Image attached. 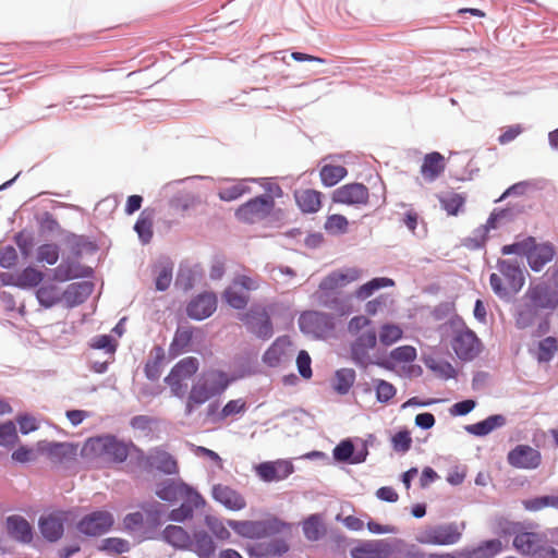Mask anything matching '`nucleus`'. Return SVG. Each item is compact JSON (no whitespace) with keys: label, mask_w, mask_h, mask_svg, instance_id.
<instances>
[{"label":"nucleus","mask_w":558,"mask_h":558,"mask_svg":"<svg viewBox=\"0 0 558 558\" xmlns=\"http://www.w3.org/2000/svg\"><path fill=\"white\" fill-rule=\"evenodd\" d=\"M163 539L173 547L185 549L191 545L189 533L179 525H168L162 532Z\"/></svg>","instance_id":"f704fd0d"},{"label":"nucleus","mask_w":558,"mask_h":558,"mask_svg":"<svg viewBox=\"0 0 558 558\" xmlns=\"http://www.w3.org/2000/svg\"><path fill=\"white\" fill-rule=\"evenodd\" d=\"M63 522L64 518L61 513L41 518L39 521V527L43 536L50 542L58 541L64 531Z\"/></svg>","instance_id":"cd10ccee"},{"label":"nucleus","mask_w":558,"mask_h":558,"mask_svg":"<svg viewBox=\"0 0 558 558\" xmlns=\"http://www.w3.org/2000/svg\"><path fill=\"white\" fill-rule=\"evenodd\" d=\"M8 530L11 535L20 542L28 543L32 541V527L27 520L19 515L9 517L7 520Z\"/></svg>","instance_id":"72a5a7b5"},{"label":"nucleus","mask_w":558,"mask_h":558,"mask_svg":"<svg viewBox=\"0 0 558 558\" xmlns=\"http://www.w3.org/2000/svg\"><path fill=\"white\" fill-rule=\"evenodd\" d=\"M112 513L106 510L94 511L85 515L77 524L81 533L89 536H99L107 533L113 525Z\"/></svg>","instance_id":"4468645a"},{"label":"nucleus","mask_w":558,"mask_h":558,"mask_svg":"<svg viewBox=\"0 0 558 558\" xmlns=\"http://www.w3.org/2000/svg\"><path fill=\"white\" fill-rule=\"evenodd\" d=\"M149 463L166 474H177L179 471L177 460L167 451L154 450L148 457Z\"/></svg>","instance_id":"7c9ffc66"},{"label":"nucleus","mask_w":558,"mask_h":558,"mask_svg":"<svg viewBox=\"0 0 558 558\" xmlns=\"http://www.w3.org/2000/svg\"><path fill=\"white\" fill-rule=\"evenodd\" d=\"M452 349L459 359L470 361L480 353L481 342L472 330L465 329L456 333Z\"/></svg>","instance_id":"f3484780"},{"label":"nucleus","mask_w":558,"mask_h":558,"mask_svg":"<svg viewBox=\"0 0 558 558\" xmlns=\"http://www.w3.org/2000/svg\"><path fill=\"white\" fill-rule=\"evenodd\" d=\"M502 533L514 535L513 547L522 555H537L545 542L541 534L524 531L520 523H508Z\"/></svg>","instance_id":"6e6552de"},{"label":"nucleus","mask_w":558,"mask_h":558,"mask_svg":"<svg viewBox=\"0 0 558 558\" xmlns=\"http://www.w3.org/2000/svg\"><path fill=\"white\" fill-rule=\"evenodd\" d=\"M325 230L329 234L339 235L348 232L349 221L345 216L333 214L327 216L324 225Z\"/></svg>","instance_id":"49530a36"},{"label":"nucleus","mask_w":558,"mask_h":558,"mask_svg":"<svg viewBox=\"0 0 558 558\" xmlns=\"http://www.w3.org/2000/svg\"><path fill=\"white\" fill-rule=\"evenodd\" d=\"M524 131L521 124H512L502 129L501 134L498 136V143L500 145H507L514 141Z\"/></svg>","instance_id":"338daca9"},{"label":"nucleus","mask_w":558,"mask_h":558,"mask_svg":"<svg viewBox=\"0 0 558 558\" xmlns=\"http://www.w3.org/2000/svg\"><path fill=\"white\" fill-rule=\"evenodd\" d=\"M403 336V329L392 323L383 324L379 328L378 339L385 347H390L398 342Z\"/></svg>","instance_id":"37998d69"},{"label":"nucleus","mask_w":558,"mask_h":558,"mask_svg":"<svg viewBox=\"0 0 558 558\" xmlns=\"http://www.w3.org/2000/svg\"><path fill=\"white\" fill-rule=\"evenodd\" d=\"M506 418L502 415H490L484 421H481L475 424L468 425L465 429L475 436H485L496 429L497 427H500L505 425Z\"/></svg>","instance_id":"e433bc0d"},{"label":"nucleus","mask_w":558,"mask_h":558,"mask_svg":"<svg viewBox=\"0 0 558 558\" xmlns=\"http://www.w3.org/2000/svg\"><path fill=\"white\" fill-rule=\"evenodd\" d=\"M275 208V199L271 195L264 194L248 199L240 205L234 216L242 223L253 225L269 217Z\"/></svg>","instance_id":"423d86ee"},{"label":"nucleus","mask_w":558,"mask_h":558,"mask_svg":"<svg viewBox=\"0 0 558 558\" xmlns=\"http://www.w3.org/2000/svg\"><path fill=\"white\" fill-rule=\"evenodd\" d=\"M391 445L397 452H407L412 446V438L410 432L407 429L399 430L391 438Z\"/></svg>","instance_id":"052dcab7"},{"label":"nucleus","mask_w":558,"mask_h":558,"mask_svg":"<svg viewBox=\"0 0 558 558\" xmlns=\"http://www.w3.org/2000/svg\"><path fill=\"white\" fill-rule=\"evenodd\" d=\"M190 547L201 558H208L215 553V544L206 532L195 533L194 541L191 539Z\"/></svg>","instance_id":"79ce46f5"},{"label":"nucleus","mask_w":558,"mask_h":558,"mask_svg":"<svg viewBox=\"0 0 558 558\" xmlns=\"http://www.w3.org/2000/svg\"><path fill=\"white\" fill-rule=\"evenodd\" d=\"M62 290L54 283H45L36 291V298L41 306L50 308L62 301Z\"/></svg>","instance_id":"473e14b6"},{"label":"nucleus","mask_w":558,"mask_h":558,"mask_svg":"<svg viewBox=\"0 0 558 558\" xmlns=\"http://www.w3.org/2000/svg\"><path fill=\"white\" fill-rule=\"evenodd\" d=\"M558 351V341L555 337H547L539 341L536 359L539 363L549 362Z\"/></svg>","instance_id":"de8ad7c7"},{"label":"nucleus","mask_w":558,"mask_h":558,"mask_svg":"<svg viewBox=\"0 0 558 558\" xmlns=\"http://www.w3.org/2000/svg\"><path fill=\"white\" fill-rule=\"evenodd\" d=\"M93 287L88 282H74L62 292V301L66 307H74L85 302L90 295Z\"/></svg>","instance_id":"393cba45"},{"label":"nucleus","mask_w":558,"mask_h":558,"mask_svg":"<svg viewBox=\"0 0 558 558\" xmlns=\"http://www.w3.org/2000/svg\"><path fill=\"white\" fill-rule=\"evenodd\" d=\"M163 352L160 348H157V353L154 359L149 360L145 365V374L147 378L156 380L161 375V364L163 361Z\"/></svg>","instance_id":"bf43d9fd"},{"label":"nucleus","mask_w":558,"mask_h":558,"mask_svg":"<svg viewBox=\"0 0 558 558\" xmlns=\"http://www.w3.org/2000/svg\"><path fill=\"white\" fill-rule=\"evenodd\" d=\"M206 524L211 533L219 539H228L230 537L229 530L225 524L217 518L207 517Z\"/></svg>","instance_id":"774afa93"},{"label":"nucleus","mask_w":558,"mask_h":558,"mask_svg":"<svg viewBox=\"0 0 558 558\" xmlns=\"http://www.w3.org/2000/svg\"><path fill=\"white\" fill-rule=\"evenodd\" d=\"M246 410V402L243 399L230 400L226 403L219 413V420H226L229 416L236 415Z\"/></svg>","instance_id":"0e129e2a"},{"label":"nucleus","mask_w":558,"mask_h":558,"mask_svg":"<svg viewBox=\"0 0 558 558\" xmlns=\"http://www.w3.org/2000/svg\"><path fill=\"white\" fill-rule=\"evenodd\" d=\"M363 270L357 267H345L337 269L326 276L319 283V290L325 293L338 291L352 282L360 280Z\"/></svg>","instance_id":"2eb2a0df"},{"label":"nucleus","mask_w":558,"mask_h":558,"mask_svg":"<svg viewBox=\"0 0 558 558\" xmlns=\"http://www.w3.org/2000/svg\"><path fill=\"white\" fill-rule=\"evenodd\" d=\"M460 538L461 532L454 524H445L425 530L420 535L418 542L430 545H452Z\"/></svg>","instance_id":"dca6fc26"},{"label":"nucleus","mask_w":558,"mask_h":558,"mask_svg":"<svg viewBox=\"0 0 558 558\" xmlns=\"http://www.w3.org/2000/svg\"><path fill=\"white\" fill-rule=\"evenodd\" d=\"M299 327L302 332L314 338H326L335 329L333 317L329 314L307 311L301 314Z\"/></svg>","instance_id":"9b49d317"},{"label":"nucleus","mask_w":558,"mask_h":558,"mask_svg":"<svg viewBox=\"0 0 558 558\" xmlns=\"http://www.w3.org/2000/svg\"><path fill=\"white\" fill-rule=\"evenodd\" d=\"M534 241H535V239L533 236H527L522 241L515 242L513 244L505 245L501 248V253L504 255L515 254V255L526 256V258H527L530 251L533 247Z\"/></svg>","instance_id":"5fc2aeb1"},{"label":"nucleus","mask_w":558,"mask_h":558,"mask_svg":"<svg viewBox=\"0 0 558 558\" xmlns=\"http://www.w3.org/2000/svg\"><path fill=\"white\" fill-rule=\"evenodd\" d=\"M184 485L183 482L166 481L158 485L156 495L165 501L177 502L182 496Z\"/></svg>","instance_id":"ea45409f"},{"label":"nucleus","mask_w":558,"mask_h":558,"mask_svg":"<svg viewBox=\"0 0 558 558\" xmlns=\"http://www.w3.org/2000/svg\"><path fill=\"white\" fill-rule=\"evenodd\" d=\"M348 331L354 337L350 349L351 359L356 365L366 368L373 363L369 351L377 344V333L372 320L363 315L354 316L348 323Z\"/></svg>","instance_id":"f257e3e1"},{"label":"nucleus","mask_w":558,"mask_h":558,"mask_svg":"<svg viewBox=\"0 0 558 558\" xmlns=\"http://www.w3.org/2000/svg\"><path fill=\"white\" fill-rule=\"evenodd\" d=\"M213 497L216 501L230 510H241L246 506L245 499L234 489L226 485H215Z\"/></svg>","instance_id":"b1692460"},{"label":"nucleus","mask_w":558,"mask_h":558,"mask_svg":"<svg viewBox=\"0 0 558 558\" xmlns=\"http://www.w3.org/2000/svg\"><path fill=\"white\" fill-rule=\"evenodd\" d=\"M508 463L517 469H536L542 462L541 452L529 445H518L507 457Z\"/></svg>","instance_id":"6ab92c4d"},{"label":"nucleus","mask_w":558,"mask_h":558,"mask_svg":"<svg viewBox=\"0 0 558 558\" xmlns=\"http://www.w3.org/2000/svg\"><path fill=\"white\" fill-rule=\"evenodd\" d=\"M38 449L45 453L52 463H66L76 460L78 446L71 442L41 441Z\"/></svg>","instance_id":"a211bd4d"},{"label":"nucleus","mask_w":558,"mask_h":558,"mask_svg":"<svg viewBox=\"0 0 558 558\" xmlns=\"http://www.w3.org/2000/svg\"><path fill=\"white\" fill-rule=\"evenodd\" d=\"M59 246L54 243H46L37 248L36 259L38 263L54 265L59 259Z\"/></svg>","instance_id":"3c124183"},{"label":"nucleus","mask_w":558,"mask_h":558,"mask_svg":"<svg viewBox=\"0 0 558 558\" xmlns=\"http://www.w3.org/2000/svg\"><path fill=\"white\" fill-rule=\"evenodd\" d=\"M291 341L289 337L277 338L263 355V361L270 367H276L289 357Z\"/></svg>","instance_id":"5701e85b"},{"label":"nucleus","mask_w":558,"mask_h":558,"mask_svg":"<svg viewBox=\"0 0 558 558\" xmlns=\"http://www.w3.org/2000/svg\"><path fill=\"white\" fill-rule=\"evenodd\" d=\"M295 202L302 213L314 214L322 207L323 194L313 189H305L294 193Z\"/></svg>","instance_id":"bb28decb"},{"label":"nucleus","mask_w":558,"mask_h":558,"mask_svg":"<svg viewBox=\"0 0 558 558\" xmlns=\"http://www.w3.org/2000/svg\"><path fill=\"white\" fill-rule=\"evenodd\" d=\"M182 496H180L179 501H181L182 506H187L194 512L195 509H198L204 506L205 500L203 497L191 486L187 484L184 485L182 490Z\"/></svg>","instance_id":"864d4df0"},{"label":"nucleus","mask_w":558,"mask_h":558,"mask_svg":"<svg viewBox=\"0 0 558 558\" xmlns=\"http://www.w3.org/2000/svg\"><path fill=\"white\" fill-rule=\"evenodd\" d=\"M239 318L257 338L268 340L272 337L274 326L266 307L253 305L247 312L240 314Z\"/></svg>","instance_id":"0eeeda50"},{"label":"nucleus","mask_w":558,"mask_h":558,"mask_svg":"<svg viewBox=\"0 0 558 558\" xmlns=\"http://www.w3.org/2000/svg\"><path fill=\"white\" fill-rule=\"evenodd\" d=\"M43 279L44 274L40 270L28 266L17 274L11 283L19 288L26 289L38 286Z\"/></svg>","instance_id":"58836bf2"},{"label":"nucleus","mask_w":558,"mask_h":558,"mask_svg":"<svg viewBox=\"0 0 558 558\" xmlns=\"http://www.w3.org/2000/svg\"><path fill=\"white\" fill-rule=\"evenodd\" d=\"M199 367L198 360L193 356H187L180 360L170 371L165 381L171 389L175 397H183L186 388L185 381L189 380Z\"/></svg>","instance_id":"9d476101"},{"label":"nucleus","mask_w":558,"mask_h":558,"mask_svg":"<svg viewBox=\"0 0 558 558\" xmlns=\"http://www.w3.org/2000/svg\"><path fill=\"white\" fill-rule=\"evenodd\" d=\"M502 550V544L499 539H489L482 543L473 550L476 558H493Z\"/></svg>","instance_id":"6e6d98bb"},{"label":"nucleus","mask_w":558,"mask_h":558,"mask_svg":"<svg viewBox=\"0 0 558 558\" xmlns=\"http://www.w3.org/2000/svg\"><path fill=\"white\" fill-rule=\"evenodd\" d=\"M133 447L132 442H125L112 435H104L88 438L81 449V456L88 460L122 463Z\"/></svg>","instance_id":"f03ea898"},{"label":"nucleus","mask_w":558,"mask_h":558,"mask_svg":"<svg viewBox=\"0 0 558 558\" xmlns=\"http://www.w3.org/2000/svg\"><path fill=\"white\" fill-rule=\"evenodd\" d=\"M331 202L354 208L364 207L369 203V190L363 183H347L333 190Z\"/></svg>","instance_id":"f8f14e48"},{"label":"nucleus","mask_w":558,"mask_h":558,"mask_svg":"<svg viewBox=\"0 0 558 558\" xmlns=\"http://www.w3.org/2000/svg\"><path fill=\"white\" fill-rule=\"evenodd\" d=\"M525 298L535 310L554 311L558 306V289L546 282L531 284Z\"/></svg>","instance_id":"ddd939ff"},{"label":"nucleus","mask_w":558,"mask_h":558,"mask_svg":"<svg viewBox=\"0 0 558 558\" xmlns=\"http://www.w3.org/2000/svg\"><path fill=\"white\" fill-rule=\"evenodd\" d=\"M86 276V269L78 263L65 259L53 269L52 279L59 282Z\"/></svg>","instance_id":"c756f323"},{"label":"nucleus","mask_w":558,"mask_h":558,"mask_svg":"<svg viewBox=\"0 0 558 558\" xmlns=\"http://www.w3.org/2000/svg\"><path fill=\"white\" fill-rule=\"evenodd\" d=\"M393 286H395V281L390 278H386V277L374 278V279L367 281L366 283L362 284L361 287H359L355 290L354 294H355V298L359 300H366L367 298L373 295V293L375 291L383 289V288L393 287Z\"/></svg>","instance_id":"a19ab883"},{"label":"nucleus","mask_w":558,"mask_h":558,"mask_svg":"<svg viewBox=\"0 0 558 558\" xmlns=\"http://www.w3.org/2000/svg\"><path fill=\"white\" fill-rule=\"evenodd\" d=\"M392 549L386 541H368L351 550L352 558H391Z\"/></svg>","instance_id":"4be33fe9"},{"label":"nucleus","mask_w":558,"mask_h":558,"mask_svg":"<svg viewBox=\"0 0 558 558\" xmlns=\"http://www.w3.org/2000/svg\"><path fill=\"white\" fill-rule=\"evenodd\" d=\"M355 381V372L352 368H341L336 372L333 388L337 392L345 395Z\"/></svg>","instance_id":"c03bdc74"},{"label":"nucleus","mask_w":558,"mask_h":558,"mask_svg":"<svg viewBox=\"0 0 558 558\" xmlns=\"http://www.w3.org/2000/svg\"><path fill=\"white\" fill-rule=\"evenodd\" d=\"M17 439L16 428L12 422L0 425V446L12 447Z\"/></svg>","instance_id":"680f3d73"},{"label":"nucleus","mask_w":558,"mask_h":558,"mask_svg":"<svg viewBox=\"0 0 558 558\" xmlns=\"http://www.w3.org/2000/svg\"><path fill=\"white\" fill-rule=\"evenodd\" d=\"M293 472L289 461L277 460L263 462L256 466V474L265 482H277L287 478Z\"/></svg>","instance_id":"aec40b11"},{"label":"nucleus","mask_w":558,"mask_h":558,"mask_svg":"<svg viewBox=\"0 0 558 558\" xmlns=\"http://www.w3.org/2000/svg\"><path fill=\"white\" fill-rule=\"evenodd\" d=\"M303 532L307 539L317 541L324 533L319 515L312 514L303 523Z\"/></svg>","instance_id":"603ef678"},{"label":"nucleus","mask_w":558,"mask_h":558,"mask_svg":"<svg viewBox=\"0 0 558 558\" xmlns=\"http://www.w3.org/2000/svg\"><path fill=\"white\" fill-rule=\"evenodd\" d=\"M258 288L259 281L257 278L238 275L232 280V283L225 290L223 299L231 307L243 310L250 301V296L243 291L250 292Z\"/></svg>","instance_id":"1a4fd4ad"},{"label":"nucleus","mask_w":558,"mask_h":558,"mask_svg":"<svg viewBox=\"0 0 558 558\" xmlns=\"http://www.w3.org/2000/svg\"><path fill=\"white\" fill-rule=\"evenodd\" d=\"M101 548L108 553L123 554L130 550V543L120 537H109L104 541Z\"/></svg>","instance_id":"e2e57ef3"},{"label":"nucleus","mask_w":558,"mask_h":558,"mask_svg":"<svg viewBox=\"0 0 558 558\" xmlns=\"http://www.w3.org/2000/svg\"><path fill=\"white\" fill-rule=\"evenodd\" d=\"M374 384L376 398L379 402L387 403L396 396L397 390L392 384L384 379H376L374 380Z\"/></svg>","instance_id":"13d9d810"},{"label":"nucleus","mask_w":558,"mask_h":558,"mask_svg":"<svg viewBox=\"0 0 558 558\" xmlns=\"http://www.w3.org/2000/svg\"><path fill=\"white\" fill-rule=\"evenodd\" d=\"M441 207L448 213V215L457 216L460 209L464 206L465 196L450 192L439 198Z\"/></svg>","instance_id":"a18cd8bd"},{"label":"nucleus","mask_w":558,"mask_h":558,"mask_svg":"<svg viewBox=\"0 0 558 558\" xmlns=\"http://www.w3.org/2000/svg\"><path fill=\"white\" fill-rule=\"evenodd\" d=\"M251 192V189L246 186L242 182H238L230 186H221L218 190V197L220 201L223 202H232L240 197H242L245 194H248Z\"/></svg>","instance_id":"09e8293b"},{"label":"nucleus","mask_w":558,"mask_h":558,"mask_svg":"<svg viewBox=\"0 0 558 558\" xmlns=\"http://www.w3.org/2000/svg\"><path fill=\"white\" fill-rule=\"evenodd\" d=\"M217 307V298L214 293H202L193 299L187 307V315L196 320H202L209 317Z\"/></svg>","instance_id":"412c9836"},{"label":"nucleus","mask_w":558,"mask_h":558,"mask_svg":"<svg viewBox=\"0 0 558 558\" xmlns=\"http://www.w3.org/2000/svg\"><path fill=\"white\" fill-rule=\"evenodd\" d=\"M446 168L445 158L438 151H433L425 155L421 166V173L423 178L428 181H435Z\"/></svg>","instance_id":"a878e982"},{"label":"nucleus","mask_w":558,"mask_h":558,"mask_svg":"<svg viewBox=\"0 0 558 558\" xmlns=\"http://www.w3.org/2000/svg\"><path fill=\"white\" fill-rule=\"evenodd\" d=\"M228 526L238 535L252 539L271 537L288 527L284 522L276 517H269L264 520H228Z\"/></svg>","instance_id":"20e7f679"},{"label":"nucleus","mask_w":558,"mask_h":558,"mask_svg":"<svg viewBox=\"0 0 558 558\" xmlns=\"http://www.w3.org/2000/svg\"><path fill=\"white\" fill-rule=\"evenodd\" d=\"M554 247L549 244H536L533 243V247L530 251L527 262L530 267L534 271H539L547 263L554 257Z\"/></svg>","instance_id":"c85d7f7f"},{"label":"nucleus","mask_w":558,"mask_h":558,"mask_svg":"<svg viewBox=\"0 0 558 558\" xmlns=\"http://www.w3.org/2000/svg\"><path fill=\"white\" fill-rule=\"evenodd\" d=\"M348 175V170L341 165L327 163L319 170V178L324 186L331 187Z\"/></svg>","instance_id":"c9c22d12"},{"label":"nucleus","mask_w":558,"mask_h":558,"mask_svg":"<svg viewBox=\"0 0 558 558\" xmlns=\"http://www.w3.org/2000/svg\"><path fill=\"white\" fill-rule=\"evenodd\" d=\"M416 349L412 345H401L389 353V360L393 363H410L416 359Z\"/></svg>","instance_id":"4d7b16f0"},{"label":"nucleus","mask_w":558,"mask_h":558,"mask_svg":"<svg viewBox=\"0 0 558 558\" xmlns=\"http://www.w3.org/2000/svg\"><path fill=\"white\" fill-rule=\"evenodd\" d=\"M354 452V446L351 440H342L339 445H337L333 449V458L337 461L345 462L348 461Z\"/></svg>","instance_id":"69168bd1"},{"label":"nucleus","mask_w":558,"mask_h":558,"mask_svg":"<svg viewBox=\"0 0 558 558\" xmlns=\"http://www.w3.org/2000/svg\"><path fill=\"white\" fill-rule=\"evenodd\" d=\"M134 229L143 243H148L150 241L153 236V217L147 213V210L142 211Z\"/></svg>","instance_id":"8fccbe9b"},{"label":"nucleus","mask_w":558,"mask_h":558,"mask_svg":"<svg viewBox=\"0 0 558 558\" xmlns=\"http://www.w3.org/2000/svg\"><path fill=\"white\" fill-rule=\"evenodd\" d=\"M230 385V379L223 372L211 371L204 374L190 391L185 413L192 414L195 405H201L216 395L223 392Z\"/></svg>","instance_id":"7ed1b4c3"},{"label":"nucleus","mask_w":558,"mask_h":558,"mask_svg":"<svg viewBox=\"0 0 558 558\" xmlns=\"http://www.w3.org/2000/svg\"><path fill=\"white\" fill-rule=\"evenodd\" d=\"M497 268L505 278L506 284L502 283V278L499 275L492 274L489 283L495 294L505 298L509 293H517L522 289L525 279L522 269L515 262L498 260Z\"/></svg>","instance_id":"39448f33"},{"label":"nucleus","mask_w":558,"mask_h":558,"mask_svg":"<svg viewBox=\"0 0 558 558\" xmlns=\"http://www.w3.org/2000/svg\"><path fill=\"white\" fill-rule=\"evenodd\" d=\"M193 339V328L190 326L179 327L174 333L173 340L170 344V352L173 355L186 352Z\"/></svg>","instance_id":"4c0bfd02"},{"label":"nucleus","mask_w":558,"mask_h":558,"mask_svg":"<svg viewBox=\"0 0 558 558\" xmlns=\"http://www.w3.org/2000/svg\"><path fill=\"white\" fill-rule=\"evenodd\" d=\"M288 545L282 539H272L253 545L250 548L251 555L256 557L280 556L288 550Z\"/></svg>","instance_id":"2f4dec72"}]
</instances>
